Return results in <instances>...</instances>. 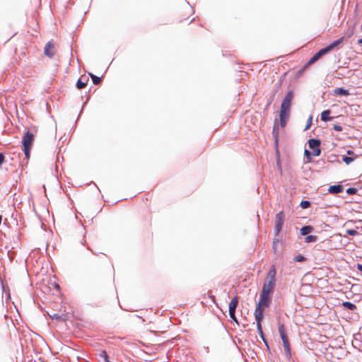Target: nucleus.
<instances>
[{"label":"nucleus","mask_w":362,"mask_h":362,"mask_svg":"<svg viewBox=\"0 0 362 362\" xmlns=\"http://www.w3.org/2000/svg\"><path fill=\"white\" fill-rule=\"evenodd\" d=\"M343 191V187L341 185H335L329 186L328 192L330 194H337Z\"/></svg>","instance_id":"9"},{"label":"nucleus","mask_w":362,"mask_h":362,"mask_svg":"<svg viewBox=\"0 0 362 362\" xmlns=\"http://www.w3.org/2000/svg\"><path fill=\"white\" fill-rule=\"evenodd\" d=\"M15 253H16L15 250H7V255L9 257L10 260L13 259Z\"/></svg>","instance_id":"32"},{"label":"nucleus","mask_w":362,"mask_h":362,"mask_svg":"<svg viewBox=\"0 0 362 362\" xmlns=\"http://www.w3.org/2000/svg\"><path fill=\"white\" fill-rule=\"evenodd\" d=\"M304 155L306 158L307 162H310L311 161V153L308 150L305 149Z\"/></svg>","instance_id":"25"},{"label":"nucleus","mask_w":362,"mask_h":362,"mask_svg":"<svg viewBox=\"0 0 362 362\" xmlns=\"http://www.w3.org/2000/svg\"><path fill=\"white\" fill-rule=\"evenodd\" d=\"M313 230V227L310 226H305L300 228V234L302 235H308Z\"/></svg>","instance_id":"15"},{"label":"nucleus","mask_w":362,"mask_h":362,"mask_svg":"<svg viewBox=\"0 0 362 362\" xmlns=\"http://www.w3.org/2000/svg\"><path fill=\"white\" fill-rule=\"evenodd\" d=\"M361 29H362V24H361Z\"/></svg>","instance_id":"43"},{"label":"nucleus","mask_w":362,"mask_h":362,"mask_svg":"<svg viewBox=\"0 0 362 362\" xmlns=\"http://www.w3.org/2000/svg\"><path fill=\"white\" fill-rule=\"evenodd\" d=\"M346 34L348 37H351L354 34V26L351 28H349Z\"/></svg>","instance_id":"29"},{"label":"nucleus","mask_w":362,"mask_h":362,"mask_svg":"<svg viewBox=\"0 0 362 362\" xmlns=\"http://www.w3.org/2000/svg\"><path fill=\"white\" fill-rule=\"evenodd\" d=\"M263 308H256L255 310L254 315L257 322V327H262L261 322L263 319Z\"/></svg>","instance_id":"7"},{"label":"nucleus","mask_w":362,"mask_h":362,"mask_svg":"<svg viewBox=\"0 0 362 362\" xmlns=\"http://www.w3.org/2000/svg\"><path fill=\"white\" fill-rule=\"evenodd\" d=\"M342 306L347 310H354L356 309V305L351 302L344 301L342 303Z\"/></svg>","instance_id":"14"},{"label":"nucleus","mask_w":362,"mask_h":362,"mask_svg":"<svg viewBox=\"0 0 362 362\" xmlns=\"http://www.w3.org/2000/svg\"><path fill=\"white\" fill-rule=\"evenodd\" d=\"M347 153H348L349 155H352V154H354V151H351V150H349V151H347Z\"/></svg>","instance_id":"40"},{"label":"nucleus","mask_w":362,"mask_h":362,"mask_svg":"<svg viewBox=\"0 0 362 362\" xmlns=\"http://www.w3.org/2000/svg\"><path fill=\"white\" fill-rule=\"evenodd\" d=\"M238 304V297L235 296L229 303V313L235 312Z\"/></svg>","instance_id":"10"},{"label":"nucleus","mask_w":362,"mask_h":362,"mask_svg":"<svg viewBox=\"0 0 362 362\" xmlns=\"http://www.w3.org/2000/svg\"><path fill=\"white\" fill-rule=\"evenodd\" d=\"M278 243L279 239L275 238L274 240L273 241V249H276V247H278Z\"/></svg>","instance_id":"37"},{"label":"nucleus","mask_w":362,"mask_h":362,"mask_svg":"<svg viewBox=\"0 0 362 362\" xmlns=\"http://www.w3.org/2000/svg\"><path fill=\"white\" fill-rule=\"evenodd\" d=\"M99 356L103 359L104 362H110L109 361V356L105 350H102L99 353Z\"/></svg>","instance_id":"20"},{"label":"nucleus","mask_w":362,"mask_h":362,"mask_svg":"<svg viewBox=\"0 0 362 362\" xmlns=\"http://www.w3.org/2000/svg\"><path fill=\"white\" fill-rule=\"evenodd\" d=\"M342 160L346 164V165H349L351 162L354 161V158L352 157H349V156H343L342 157Z\"/></svg>","instance_id":"23"},{"label":"nucleus","mask_w":362,"mask_h":362,"mask_svg":"<svg viewBox=\"0 0 362 362\" xmlns=\"http://www.w3.org/2000/svg\"><path fill=\"white\" fill-rule=\"evenodd\" d=\"M333 129L336 132H341L343 128L341 125L335 124L333 126Z\"/></svg>","instance_id":"34"},{"label":"nucleus","mask_w":362,"mask_h":362,"mask_svg":"<svg viewBox=\"0 0 362 362\" xmlns=\"http://www.w3.org/2000/svg\"><path fill=\"white\" fill-rule=\"evenodd\" d=\"M357 269L362 273V264H357Z\"/></svg>","instance_id":"38"},{"label":"nucleus","mask_w":362,"mask_h":362,"mask_svg":"<svg viewBox=\"0 0 362 362\" xmlns=\"http://www.w3.org/2000/svg\"><path fill=\"white\" fill-rule=\"evenodd\" d=\"M356 192L357 189L354 187H349L346 189V193L350 195L355 194Z\"/></svg>","instance_id":"27"},{"label":"nucleus","mask_w":362,"mask_h":362,"mask_svg":"<svg viewBox=\"0 0 362 362\" xmlns=\"http://www.w3.org/2000/svg\"><path fill=\"white\" fill-rule=\"evenodd\" d=\"M257 332H258L261 339H262L263 342L264 343L265 346H267V349H269V344H268L267 341L265 339L264 332L262 331V327H257Z\"/></svg>","instance_id":"16"},{"label":"nucleus","mask_w":362,"mask_h":362,"mask_svg":"<svg viewBox=\"0 0 362 362\" xmlns=\"http://www.w3.org/2000/svg\"><path fill=\"white\" fill-rule=\"evenodd\" d=\"M321 57L320 56V54L316 52L308 61V65H310L316 62Z\"/></svg>","instance_id":"19"},{"label":"nucleus","mask_w":362,"mask_h":362,"mask_svg":"<svg viewBox=\"0 0 362 362\" xmlns=\"http://www.w3.org/2000/svg\"><path fill=\"white\" fill-rule=\"evenodd\" d=\"M33 141H34L33 134L29 131L26 132L23 137L22 144H23L24 154H25V156L27 160H28L30 158V149L33 146Z\"/></svg>","instance_id":"3"},{"label":"nucleus","mask_w":362,"mask_h":362,"mask_svg":"<svg viewBox=\"0 0 362 362\" xmlns=\"http://www.w3.org/2000/svg\"><path fill=\"white\" fill-rule=\"evenodd\" d=\"M358 44H362V38L358 40Z\"/></svg>","instance_id":"41"},{"label":"nucleus","mask_w":362,"mask_h":362,"mask_svg":"<svg viewBox=\"0 0 362 362\" xmlns=\"http://www.w3.org/2000/svg\"><path fill=\"white\" fill-rule=\"evenodd\" d=\"M316 240V237L314 235H308L305 237V242L306 243H310L313 242Z\"/></svg>","instance_id":"30"},{"label":"nucleus","mask_w":362,"mask_h":362,"mask_svg":"<svg viewBox=\"0 0 362 362\" xmlns=\"http://www.w3.org/2000/svg\"><path fill=\"white\" fill-rule=\"evenodd\" d=\"M44 53L48 57H52L54 54V46L51 42H48L44 48Z\"/></svg>","instance_id":"8"},{"label":"nucleus","mask_w":362,"mask_h":362,"mask_svg":"<svg viewBox=\"0 0 362 362\" xmlns=\"http://www.w3.org/2000/svg\"><path fill=\"white\" fill-rule=\"evenodd\" d=\"M320 153H321V150H320V147H318L317 148L313 149L312 154L314 156H319L320 155Z\"/></svg>","instance_id":"31"},{"label":"nucleus","mask_w":362,"mask_h":362,"mask_svg":"<svg viewBox=\"0 0 362 362\" xmlns=\"http://www.w3.org/2000/svg\"><path fill=\"white\" fill-rule=\"evenodd\" d=\"M272 293V292L262 289L259 294V300L257 303L256 308L264 309V308L269 307L270 304V296Z\"/></svg>","instance_id":"5"},{"label":"nucleus","mask_w":362,"mask_h":362,"mask_svg":"<svg viewBox=\"0 0 362 362\" xmlns=\"http://www.w3.org/2000/svg\"><path fill=\"white\" fill-rule=\"evenodd\" d=\"M334 95L336 96H339V95L347 96L349 95V92L348 90L344 89L343 88H337L334 90Z\"/></svg>","instance_id":"11"},{"label":"nucleus","mask_w":362,"mask_h":362,"mask_svg":"<svg viewBox=\"0 0 362 362\" xmlns=\"http://www.w3.org/2000/svg\"><path fill=\"white\" fill-rule=\"evenodd\" d=\"M276 269L274 264L270 267L262 289L272 292L276 286Z\"/></svg>","instance_id":"2"},{"label":"nucleus","mask_w":362,"mask_h":362,"mask_svg":"<svg viewBox=\"0 0 362 362\" xmlns=\"http://www.w3.org/2000/svg\"><path fill=\"white\" fill-rule=\"evenodd\" d=\"M331 111L329 110H324L320 115V118L324 122L330 121L333 117H330Z\"/></svg>","instance_id":"12"},{"label":"nucleus","mask_w":362,"mask_h":362,"mask_svg":"<svg viewBox=\"0 0 362 362\" xmlns=\"http://www.w3.org/2000/svg\"><path fill=\"white\" fill-rule=\"evenodd\" d=\"M293 260L294 262H302L306 260V257L304 255L299 254L294 257Z\"/></svg>","instance_id":"22"},{"label":"nucleus","mask_w":362,"mask_h":362,"mask_svg":"<svg viewBox=\"0 0 362 362\" xmlns=\"http://www.w3.org/2000/svg\"><path fill=\"white\" fill-rule=\"evenodd\" d=\"M355 255H356V257H359L362 258V256L358 255L357 253H356V254H355Z\"/></svg>","instance_id":"42"},{"label":"nucleus","mask_w":362,"mask_h":362,"mask_svg":"<svg viewBox=\"0 0 362 362\" xmlns=\"http://www.w3.org/2000/svg\"><path fill=\"white\" fill-rule=\"evenodd\" d=\"M312 117H310L308 122H307V124H306V127L305 128V130H307L308 129L310 128V125L312 124Z\"/></svg>","instance_id":"35"},{"label":"nucleus","mask_w":362,"mask_h":362,"mask_svg":"<svg viewBox=\"0 0 362 362\" xmlns=\"http://www.w3.org/2000/svg\"><path fill=\"white\" fill-rule=\"evenodd\" d=\"M279 332L283 341V346L286 351V356L290 358L291 356L290 344L287 335L286 334L285 326L281 324L279 325Z\"/></svg>","instance_id":"4"},{"label":"nucleus","mask_w":362,"mask_h":362,"mask_svg":"<svg viewBox=\"0 0 362 362\" xmlns=\"http://www.w3.org/2000/svg\"><path fill=\"white\" fill-rule=\"evenodd\" d=\"M320 140L316 139H310L308 141L309 147L312 150L320 147Z\"/></svg>","instance_id":"13"},{"label":"nucleus","mask_w":362,"mask_h":362,"mask_svg":"<svg viewBox=\"0 0 362 362\" xmlns=\"http://www.w3.org/2000/svg\"><path fill=\"white\" fill-rule=\"evenodd\" d=\"M346 233L349 234V235H356L358 234V232L356 230H354V229H348L346 230Z\"/></svg>","instance_id":"33"},{"label":"nucleus","mask_w":362,"mask_h":362,"mask_svg":"<svg viewBox=\"0 0 362 362\" xmlns=\"http://www.w3.org/2000/svg\"><path fill=\"white\" fill-rule=\"evenodd\" d=\"M5 160V156L2 153H0V167L4 163Z\"/></svg>","instance_id":"36"},{"label":"nucleus","mask_w":362,"mask_h":362,"mask_svg":"<svg viewBox=\"0 0 362 362\" xmlns=\"http://www.w3.org/2000/svg\"><path fill=\"white\" fill-rule=\"evenodd\" d=\"M52 319H59L60 316L58 314H54L52 316Z\"/></svg>","instance_id":"39"},{"label":"nucleus","mask_w":362,"mask_h":362,"mask_svg":"<svg viewBox=\"0 0 362 362\" xmlns=\"http://www.w3.org/2000/svg\"><path fill=\"white\" fill-rule=\"evenodd\" d=\"M343 40H344V37H341L340 39H339L337 40H334V42H332L330 45H329L327 46L328 48L329 49V50L331 51L335 47L338 46L339 45H340L342 42Z\"/></svg>","instance_id":"17"},{"label":"nucleus","mask_w":362,"mask_h":362,"mask_svg":"<svg viewBox=\"0 0 362 362\" xmlns=\"http://www.w3.org/2000/svg\"><path fill=\"white\" fill-rule=\"evenodd\" d=\"M230 317L231 320L235 322L237 325H238V319L235 316V312L229 313Z\"/></svg>","instance_id":"28"},{"label":"nucleus","mask_w":362,"mask_h":362,"mask_svg":"<svg viewBox=\"0 0 362 362\" xmlns=\"http://www.w3.org/2000/svg\"><path fill=\"white\" fill-rule=\"evenodd\" d=\"M284 211L279 212L275 217V225H274V235L277 237L281 232L284 223Z\"/></svg>","instance_id":"6"},{"label":"nucleus","mask_w":362,"mask_h":362,"mask_svg":"<svg viewBox=\"0 0 362 362\" xmlns=\"http://www.w3.org/2000/svg\"><path fill=\"white\" fill-rule=\"evenodd\" d=\"M90 76L92 78V81H93V83L95 84V85H98L100 84V83L101 82V78L99 76H97L93 74H89Z\"/></svg>","instance_id":"21"},{"label":"nucleus","mask_w":362,"mask_h":362,"mask_svg":"<svg viewBox=\"0 0 362 362\" xmlns=\"http://www.w3.org/2000/svg\"><path fill=\"white\" fill-rule=\"evenodd\" d=\"M293 98V93L291 90H289L286 94L281 103L279 117L281 126L282 127H284L286 125V121L289 117Z\"/></svg>","instance_id":"1"},{"label":"nucleus","mask_w":362,"mask_h":362,"mask_svg":"<svg viewBox=\"0 0 362 362\" xmlns=\"http://www.w3.org/2000/svg\"><path fill=\"white\" fill-rule=\"evenodd\" d=\"M330 50L328 48V47H325L321 49H320L317 53L320 54V56L322 57L324 54H327V52H329Z\"/></svg>","instance_id":"24"},{"label":"nucleus","mask_w":362,"mask_h":362,"mask_svg":"<svg viewBox=\"0 0 362 362\" xmlns=\"http://www.w3.org/2000/svg\"><path fill=\"white\" fill-rule=\"evenodd\" d=\"M300 205L303 209H307L310 206V202L309 201H302Z\"/></svg>","instance_id":"26"},{"label":"nucleus","mask_w":362,"mask_h":362,"mask_svg":"<svg viewBox=\"0 0 362 362\" xmlns=\"http://www.w3.org/2000/svg\"><path fill=\"white\" fill-rule=\"evenodd\" d=\"M87 83L86 81H83L82 78L78 79L76 83V88L78 89H82L86 87Z\"/></svg>","instance_id":"18"}]
</instances>
